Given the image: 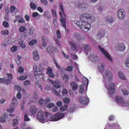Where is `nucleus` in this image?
Wrapping results in <instances>:
<instances>
[{
  "label": "nucleus",
  "instance_id": "f257e3e1",
  "mask_svg": "<svg viewBox=\"0 0 129 129\" xmlns=\"http://www.w3.org/2000/svg\"><path fill=\"white\" fill-rule=\"evenodd\" d=\"M105 87L108 90L109 94H112L114 93L115 90V84L113 83L109 84L107 87V82H109L112 79V73L108 70H105L103 73Z\"/></svg>",
  "mask_w": 129,
  "mask_h": 129
},
{
  "label": "nucleus",
  "instance_id": "f03ea898",
  "mask_svg": "<svg viewBox=\"0 0 129 129\" xmlns=\"http://www.w3.org/2000/svg\"><path fill=\"white\" fill-rule=\"evenodd\" d=\"M60 10H61L59 11L60 21L63 28L66 30V15L64 13V10L62 5V3H59Z\"/></svg>",
  "mask_w": 129,
  "mask_h": 129
},
{
  "label": "nucleus",
  "instance_id": "7ed1b4c3",
  "mask_svg": "<svg viewBox=\"0 0 129 129\" xmlns=\"http://www.w3.org/2000/svg\"><path fill=\"white\" fill-rule=\"evenodd\" d=\"M80 19L83 22H88L90 23L95 20V18L93 16L88 14L87 13L82 14L80 15Z\"/></svg>",
  "mask_w": 129,
  "mask_h": 129
},
{
  "label": "nucleus",
  "instance_id": "20e7f679",
  "mask_svg": "<svg viewBox=\"0 0 129 129\" xmlns=\"http://www.w3.org/2000/svg\"><path fill=\"white\" fill-rule=\"evenodd\" d=\"M49 114L46 111L43 112L42 110L39 111L37 114V117L39 122L41 123H44L45 121V116L47 117Z\"/></svg>",
  "mask_w": 129,
  "mask_h": 129
},
{
  "label": "nucleus",
  "instance_id": "39448f33",
  "mask_svg": "<svg viewBox=\"0 0 129 129\" xmlns=\"http://www.w3.org/2000/svg\"><path fill=\"white\" fill-rule=\"evenodd\" d=\"M65 114L62 113L58 112L54 115H51L50 118L52 121H58L64 117Z\"/></svg>",
  "mask_w": 129,
  "mask_h": 129
},
{
  "label": "nucleus",
  "instance_id": "423d86ee",
  "mask_svg": "<svg viewBox=\"0 0 129 129\" xmlns=\"http://www.w3.org/2000/svg\"><path fill=\"white\" fill-rule=\"evenodd\" d=\"M18 103V101L16 97H14L12 99L11 104L10 105V108L8 109L7 111L9 113H13L15 109V107Z\"/></svg>",
  "mask_w": 129,
  "mask_h": 129
},
{
  "label": "nucleus",
  "instance_id": "0eeeda50",
  "mask_svg": "<svg viewBox=\"0 0 129 129\" xmlns=\"http://www.w3.org/2000/svg\"><path fill=\"white\" fill-rule=\"evenodd\" d=\"M116 100L117 103L121 104L123 106H127L129 105V102L126 101L121 97L117 95L116 97Z\"/></svg>",
  "mask_w": 129,
  "mask_h": 129
},
{
  "label": "nucleus",
  "instance_id": "6e6552de",
  "mask_svg": "<svg viewBox=\"0 0 129 129\" xmlns=\"http://www.w3.org/2000/svg\"><path fill=\"white\" fill-rule=\"evenodd\" d=\"M89 23L87 22H83L80 28L85 31H87L91 27V26Z\"/></svg>",
  "mask_w": 129,
  "mask_h": 129
},
{
  "label": "nucleus",
  "instance_id": "1a4fd4ad",
  "mask_svg": "<svg viewBox=\"0 0 129 129\" xmlns=\"http://www.w3.org/2000/svg\"><path fill=\"white\" fill-rule=\"evenodd\" d=\"M98 48L101 52L103 53L105 56L108 58L109 60L111 62L113 61L112 57L110 55L107 51L105 50L100 45L98 46Z\"/></svg>",
  "mask_w": 129,
  "mask_h": 129
},
{
  "label": "nucleus",
  "instance_id": "9d476101",
  "mask_svg": "<svg viewBox=\"0 0 129 129\" xmlns=\"http://www.w3.org/2000/svg\"><path fill=\"white\" fill-rule=\"evenodd\" d=\"M84 96H80L79 98L80 103L82 105H86L88 102V99L87 96L86 95Z\"/></svg>",
  "mask_w": 129,
  "mask_h": 129
},
{
  "label": "nucleus",
  "instance_id": "9b49d317",
  "mask_svg": "<svg viewBox=\"0 0 129 129\" xmlns=\"http://www.w3.org/2000/svg\"><path fill=\"white\" fill-rule=\"evenodd\" d=\"M49 81L53 85V86L56 88H60L61 83L59 81V79L56 80L54 82L53 80L50 79H49Z\"/></svg>",
  "mask_w": 129,
  "mask_h": 129
},
{
  "label": "nucleus",
  "instance_id": "f8f14e48",
  "mask_svg": "<svg viewBox=\"0 0 129 129\" xmlns=\"http://www.w3.org/2000/svg\"><path fill=\"white\" fill-rule=\"evenodd\" d=\"M75 6L78 7L79 9L84 8L85 9L87 8V4L83 2H80L79 3H76Z\"/></svg>",
  "mask_w": 129,
  "mask_h": 129
},
{
  "label": "nucleus",
  "instance_id": "ddd939ff",
  "mask_svg": "<svg viewBox=\"0 0 129 129\" xmlns=\"http://www.w3.org/2000/svg\"><path fill=\"white\" fill-rule=\"evenodd\" d=\"M125 13L124 10L122 9H119L117 11V15L119 18L123 19L125 16Z\"/></svg>",
  "mask_w": 129,
  "mask_h": 129
},
{
  "label": "nucleus",
  "instance_id": "4468645a",
  "mask_svg": "<svg viewBox=\"0 0 129 129\" xmlns=\"http://www.w3.org/2000/svg\"><path fill=\"white\" fill-rule=\"evenodd\" d=\"M106 34L105 31L103 29H101L99 30L96 34L97 38L100 39L103 37Z\"/></svg>",
  "mask_w": 129,
  "mask_h": 129
},
{
  "label": "nucleus",
  "instance_id": "2eb2a0df",
  "mask_svg": "<svg viewBox=\"0 0 129 129\" xmlns=\"http://www.w3.org/2000/svg\"><path fill=\"white\" fill-rule=\"evenodd\" d=\"M46 73L47 74H48L49 76L50 77L53 78H55V76L53 73V71L52 68L49 67L48 68H47V71Z\"/></svg>",
  "mask_w": 129,
  "mask_h": 129
},
{
  "label": "nucleus",
  "instance_id": "dca6fc26",
  "mask_svg": "<svg viewBox=\"0 0 129 129\" xmlns=\"http://www.w3.org/2000/svg\"><path fill=\"white\" fill-rule=\"evenodd\" d=\"M116 48L120 51H123L125 49V47L124 44L118 43L116 45Z\"/></svg>",
  "mask_w": 129,
  "mask_h": 129
},
{
  "label": "nucleus",
  "instance_id": "f3484780",
  "mask_svg": "<svg viewBox=\"0 0 129 129\" xmlns=\"http://www.w3.org/2000/svg\"><path fill=\"white\" fill-rule=\"evenodd\" d=\"M37 111V109L35 106H32L30 107V114L32 116L35 115Z\"/></svg>",
  "mask_w": 129,
  "mask_h": 129
},
{
  "label": "nucleus",
  "instance_id": "a211bd4d",
  "mask_svg": "<svg viewBox=\"0 0 129 129\" xmlns=\"http://www.w3.org/2000/svg\"><path fill=\"white\" fill-rule=\"evenodd\" d=\"M8 77V78L5 81V84H10L12 82V80L13 78V76L11 74H7Z\"/></svg>",
  "mask_w": 129,
  "mask_h": 129
},
{
  "label": "nucleus",
  "instance_id": "6ab92c4d",
  "mask_svg": "<svg viewBox=\"0 0 129 129\" xmlns=\"http://www.w3.org/2000/svg\"><path fill=\"white\" fill-rule=\"evenodd\" d=\"M70 84L73 90H75L77 89L78 85L75 82L73 81L71 82L70 83Z\"/></svg>",
  "mask_w": 129,
  "mask_h": 129
},
{
  "label": "nucleus",
  "instance_id": "aec40b11",
  "mask_svg": "<svg viewBox=\"0 0 129 129\" xmlns=\"http://www.w3.org/2000/svg\"><path fill=\"white\" fill-rule=\"evenodd\" d=\"M70 44L71 45V49L73 50L76 51L77 50L78 48L77 47L76 44L73 42H70Z\"/></svg>",
  "mask_w": 129,
  "mask_h": 129
},
{
  "label": "nucleus",
  "instance_id": "412c9836",
  "mask_svg": "<svg viewBox=\"0 0 129 129\" xmlns=\"http://www.w3.org/2000/svg\"><path fill=\"white\" fill-rule=\"evenodd\" d=\"M57 49L55 47H54L53 46H49L47 49V52L49 53H51L56 50Z\"/></svg>",
  "mask_w": 129,
  "mask_h": 129
},
{
  "label": "nucleus",
  "instance_id": "4be33fe9",
  "mask_svg": "<svg viewBox=\"0 0 129 129\" xmlns=\"http://www.w3.org/2000/svg\"><path fill=\"white\" fill-rule=\"evenodd\" d=\"M33 54L34 55L33 58L34 60H37L39 59V57L37 51H34L33 52Z\"/></svg>",
  "mask_w": 129,
  "mask_h": 129
},
{
  "label": "nucleus",
  "instance_id": "5701e85b",
  "mask_svg": "<svg viewBox=\"0 0 129 129\" xmlns=\"http://www.w3.org/2000/svg\"><path fill=\"white\" fill-rule=\"evenodd\" d=\"M7 117V115L5 114L2 115L0 117V121L2 123L5 122Z\"/></svg>",
  "mask_w": 129,
  "mask_h": 129
},
{
  "label": "nucleus",
  "instance_id": "b1692460",
  "mask_svg": "<svg viewBox=\"0 0 129 129\" xmlns=\"http://www.w3.org/2000/svg\"><path fill=\"white\" fill-rule=\"evenodd\" d=\"M70 77V76L68 75L67 74L64 75L63 76H62V78L63 82L66 83L69 80Z\"/></svg>",
  "mask_w": 129,
  "mask_h": 129
},
{
  "label": "nucleus",
  "instance_id": "393cba45",
  "mask_svg": "<svg viewBox=\"0 0 129 129\" xmlns=\"http://www.w3.org/2000/svg\"><path fill=\"white\" fill-rule=\"evenodd\" d=\"M105 67L104 65L103 64V63H101L100 66L98 68V70L100 72L102 73L104 70Z\"/></svg>",
  "mask_w": 129,
  "mask_h": 129
},
{
  "label": "nucleus",
  "instance_id": "a878e982",
  "mask_svg": "<svg viewBox=\"0 0 129 129\" xmlns=\"http://www.w3.org/2000/svg\"><path fill=\"white\" fill-rule=\"evenodd\" d=\"M91 57H92L91 59L92 60L95 62H98L99 60V57L94 53L92 54Z\"/></svg>",
  "mask_w": 129,
  "mask_h": 129
},
{
  "label": "nucleus",
  "instance_id": "bb28decb",
  "mask_svg": "<svg viewBox=\"0 0 129 129\" xmlns=\"http://www.w3.org/2000/svg\"><path fill=\"white\" fill-rule=\"evenodd\" d=\"M68 104H65L64 106H61L60 107V110L61 111H66L68 106Z\"/></svg>",
  "mask_w": 129,
  "mask_h": 129
},
{
  "label": "nucleus",
  "instance_id": "cd10ccee",
  "mask_svg": "<svg viewBox=\"0 0 129 129\" xmlns=\"http://www.w3.org/2000/svg\"><path fill=\"white\" fill-rule=\"evenodd\" d=\"M118 75L119 77L122 80H126V78L125 77L122 72H119Z\"/></svg>",
  "mask_w": 129,
  "mask_h": 129
},
{
  "label": "nucleus",
  "instance_id": "c85d7f7f",
  "mask_svg": "<svg viewBox=\"0 0 129 129\" xmlns=\"http://www.w3.org/2000/svg\"><path fill=\"white\" fill-rule=\"evenodd\" d=\"M124 63L126 67L129 68V56L125 60Z\"/></svg>",
  "mask_w": 129,
  "mask_h": 129
},
{
  "label": "nucleus",
  "instance_id": "c756f323",
  "mask_svg": "<svg viewBox=\"0 0 129 129\" xmlns=\"http://www.w3.org/2000/svg\"><path fill=\"white\" fill-rule=\"evenodd\" d=\"M64 103H65L66 104H69L70 102V100L69 98L65 97V98L63 99Z\"/></svg>",
  "mask_w": 129,
  "mask_h": 129
},
{
  "label": "nucleus",
  "instance_id": "7c9ffc66",
  "mask_svg": "<svg viewBox=\"0 0 129 129\" xmlns=\"http://www.w3.org/2000/svg\"><path fill=\"white\" fill-rule=\"evenodd\" d=\"M53 92L56 95L59 96L60 95V93L61 92V91L59 90L58 91H57V90L54 88L52 89Z\"/></svg>",
  "mask_w": 129,
  "mask_h": 129
},
{
  "label": "nucleus",
  "instance_id": "2f4dec72",
  "mask_svg": "<svg viewBox=\"0 0 129 129\" xmlns=\"http://www.w3.org/2000/svg\"><path fill=\"white\" fill-rule=\"evenodd\" d=\"M107 22L109 23H111L113 21V17L107 16L106 18Z\"/></svg>",
  "mask_w": 129,
  "mask_h": 129
},
{
  "label": "nucleus",
  "instance_id": "473e14b6",
  "mask_svg": "<svg viewBox=\"0 0 129 129\" xmlns=\"http://www.w3.org/2000/svg\"><path fill=\"white\" fill-rule=\"evenodd\" d=\"M44 15L46 18H47L48 19L50 18V15L48 11H46L44 12Z\"/></svg>",
  "mask_w": 129,
  "mask_h": 129
},
{
  "label": "nucleus",
  "instance_id": "72a5a7b5",
  "mask_svg": "<svg viewBox=\"0 0 129 129\" xmlns=\"http://www.w3.org/2000/svg\"><path fill=\"white\" fill-rule=\"evenodd\" d=\"M18 121L17 119H13V126H17L18 124Z\"/></svg>",
  "mask_w": 129,
  "mask_h": 129
},
{
  "label": "nucleus",
  "instance_id": "f704fd0d",
  "mask_svg": "<svg viewBox=\"0 0 129 129\" xmlns=\"http://www.w3.org/2000/svg\"><path fill=\"white\" fill-rule=\"evenodd\" d=\"M90 44H86L84 45L83 47L84 49L86 51L89 50Z\"/></svg>",
  "mask_w": 129,
  "mask_h": 129
},
{
  "label": "nucleus",
  "instance_id": "c9c22d12",
  "mask_svg": "<svg viewBox=\"0 0 129 129\" xmlns=\"http://www.w3.org/2000/svg\"><path fill=\"white\" fill-rule=\"evenodd\" d=\"M1 33L3 35H8L9 34V31L7 30H2L1 32Z\"/></svg>",
  "mask_w": 129,
  "mask_h": 129
},
{
  "label": "nucleus",
  "instance_id": "e433bc0d",
  "mask_svg": "<svg viewBox=\"0 0 129 129\" xmlns=\"http://www.w3.org/2000/svg\"><path fill=\"white\" fill-rule=\"evenodd\" d=\"M37 41L36 40H33L29 43V45L30 46L33 45L34 44L37 43Z\"/></svg>",
  "mask_w": 129,
  "mask_h": 129
},
{
  "label": "nucleus",
  "instance_id": "4c0bfd02",
  "mask_svg": "<svg viewBox=\"0 0 129 129\" xmlns=\"http://www.w3.org/2000/svg\"><path fill=\"white\" fill-rule=\"evenodd\" d=\"M20 47L22 48H24L25 47V44L24 42L21 41L19 43Z\"/></svg>",
  "mask_w": 129,
  "mask_h": 129
},
{
  "label": "nucleus",
  "instance_id": "58836bf2",
  "mask_svg": "<svg viewBox=\"0 0 129 129\" xmlns=\"http://www.w3.org/2000/svg\"><path fill=\"white\" fill-rule=\"evenodd\" d=\"M114 125L112 126V128L113 129H120L119 126L117 124L112 123Z\"/></svg>",
  "mask_w": 129,
  "mask_h": 129
},
{
  "label": "nucleus",
  "instance_id": "ea45409f",
  "mask_svg": "<svg viewBox=\"0 0 129 129\" xmlns=\"http://www.w3.org/2000/svg\"><path fill=\"white\" fill-rule=\"evenodd\" d=\"M14 87L15 89L19 91H21L22 90V88L20 86L16 85Z\"/></svg>",
  "mask_w": 129,
  "mask_h": 129
},
{
  "label": "nucleus",
  "instance_id": "a19ab883",
  "mask_svg": "<svg viewBox=\"0 0 129 129\" xmlns=\"http://www.w3.org/2000/svg\"><path fill=\"white\" fill-rule=\"evenodd\" d=\"M17 48L16 46H14L11 48V50L12 52H16L17 50Z\"/></svg>",
  "mask_w": 129,
  "mask_h": 129
},
{
  "label": "nucleus",
  "instance_id": "79ce46f5",
  "mask_svg": "<svg viewBox=\"0 0 129 129\" xmlns=\"http://www.w3.org/2000/svg\"><path fill=\"white\" fill-rule=\"evenodd\" d=\"M3 25L5 28H7L9 26L8 23L6 21H4L3 22Z\"/></svg>",
  "mask_w": 129,
  "mask_h": 129
},
{
  "label": "nucleus",
  "instance_id": "37998d69",
  "mask_svg": "<svg viewBox=\"0 0 129 129\" xmlns=\"http://www.w3.org/2000/svg\"><path fill=\"white\" fill-rule=\"evenodd\" d=\"M37 66L35 65L33 66V71L34 72L35 75L36 76L37 75H36V73L37 72Z\"/></svg>",
  "mask_w": 129,
  "mask_h": 129
},
{
  "label": "nucleus",
  "instance_id": "c03bdc74",
  "mask_svg": "<svg viewBox=\"0 0 129 129\" xmlns=\"http://www.w3.org/2000/svg\"><path fill=\"white\" fill-rule=\"evenodd\" d=\"M16 8L15 6H12L10 7V12L12 13L14 12Z\"/></svg>",
  "mask_w": 129,
  "mask_h": 129
},
{
  "label": "nucleus",
  "instance_id": "a18cd8bd",
  "mask_svg": "<svg viewBox=\"0 0 129 129\" xmlns=\"http://www.w3.org/2000/svg\"><path fill=\"white\" fill-rule=\"evenodd\" d=\"M83 23V22L81 21H77L75 23V24L77 26H79L80 28V26L82 24V23Z\"/></svg>",
  "mask_w": 129,
  "mask_h": 129
},
{
  "label": "nucleus",
  "instance_id": "49530a36",
  "mask_svg": "<svg viewBox=\"0 0 129 129\" xmlns=\"http://www.w3.org/2000/svg\"><path fill=\"white\" fill-rule=\"evenodd\" d=\"M28 115L26 114L24 115V119L25 121H29L30 119L28 117Z\"/></svg>",
  "mask_w": 129,
  "mask_h": 129
},
{
  "label": "nucleus",
  "instance_id": "de8ad7c7",
  "mask_svg": "<svg viewBox=\"0 0 129 129\" xmlns=\"http://www.w3.org/2000/svg\"><path fill=\"white\" fill-rule=\"evenodd\" d=\"M80 89L79 92L80 93H82L84 91V87L82 84H80L79 85Z\"/></svg>",
  "mask_w": 129,
  "mask_h": 129
},
{
  "label": "nucleus",
  "instance_id": "09e8293b",
  "mask_svg": "<svg viewBox=\"0 0 129 129\" xmlns=\"http://www.w3.org/2000/svg\"><path fill=\"white\" fill-rule=\"evenodd\" d=\"M47 106L49 108H51L53 107L54 105V104L53 103H50L49 104H46Z\"/></svg>",
  "mask_w": 129,
  "mask_h": 129
},
{
  "label": "nucleus",
  "instance_id": "8fccbe9b",
  "mask_svg": "<svg viewBox=\"0 0 129 129\" xmlns=\"http://www.w3.org/2000/svg\"><path fill=\"white\" fill-rule=\"evenodd\" d=\"M51 14L53 17H57V14L56 13L55 10H52L51 11Z\"/></svg>",
  "mask_w": 129,
  "mask_h": 129
},
{
  "label": "nucleus",
  "instance_id": "3c124183",
  "mask_svg": "<svg viewBox=\"0 0 129 129\" xmlns=\"http://www.w3.org/2000/svg\"><path fill=\"white\" fill-rule=\"evenodd\" d=\"M39 71L40 72H41V73L40 74V75H42V72L43 71V66L41 64L39 65Z\"/></svg>",
  "mask_w": 129,
  "mask_h": 129
},
{
  "label": "nucleus",
  "instance_id": "603ef678",
  "mask_svg": "<svg viewBox=\"0 0 129 129\" xmlns=\"http://www.w3.org/2000/svg\"><path fill=\"white\" fill-rule=\"evenodd\" d=\"M25 28L24 26H22L19 28V30L20 32H23L25 31Z\"/></svg>",
  "mask_w": 129,
  "mask_h": 129
},
{
  "label": "nucleus",
  "instance_id": "864d4df0",
  "mask_svg": "<svg viewBox=\"0 0 129 129\" xmlns=\"http://www.w3.org/2000/svg\"><path fill=\"white\" fill-rule=\"evenodd\" d=\"M122 92L125 95H128L129 93V92L127 90L125 89H122Z\"/></svg>",
  "mask_w": 129,
  "mask_h": 129
},
{
  "label": "nucleus",
  "instance_id": "5fc2aeb1",
  "mask_svg": "<svg viewBox=\"0 0 129 129\" xmlns=\"http://www.w3.org/2000/svg\"><path fill=\"white\" fill-rule=\"evenodd\" d=\"M66 70L70 72H71L73 70V66H68L67 68H66Z\"/></svg>",
  "mask_w": 129,
  "mask_h": 129
},
{
  "label": "nucleus",
  "instance_id": "6e6d98bb",
  "mask_svg": "<svg viewBox=\"0 0 129 129\" xmlns=\"http://www.w3.org/2000/svg\"><path fill=\"white\" fill-rule=\"evenodd\" d=\"M74 36L76 40H80L81 39V38L80 36H79L78 34H74Z\"/></svg>",
  "mask_w": 129,
  "mask_h": 129
},
{
  "label": "nucleus",
  "instance_id": "4d7b16f0",
  "mask_svg": "<svg viewBox=\"0 0 129 129\" xmlns=\"http://www.w3.org/2000/svg\"><path fill=\"white\" fill-rule=\"evenodd\" d=\"M30 5L31 8L33 9H35L36 8V6L34 3H30Z\"/></svg>",
  "mask_w": 129,
  "mask_h": 129
},
{
  "label": "nucleus",
  "instance_id": "13d9d810",
  "mask_svg": "<svg viewBox=\"0 0 129 129\" xmlns=\"http://www.w3.org/2000/svg\"><path fill=\"white\" fill-rule=\"evenodd\" d=\"M24 71V68L22 67H19L18 69V72L19 73H22Z\"/></svg>",
  "mask_w": 129,
  "mask_h": 129
},
{
  "label": "nucleus",
  "instance_id": "bf43d9fd",
  "mask_svg": "<svg viewBox=\"0 0 129 129\" xmlns=\"http://www.w3.org/2000/svg\"><path fill=\"white\" fill-rule=\"evenodd\" d=\"M114 125L113 124H108L106 127L104 129H110V128L112 129V126Z\"/></svg>",
  "mask_w": 129,
  "mask_h": 129
},
{
  "label": "nucleus",
  "instance_id": "052dcab7",
  "mask_svg": "<svg viewBox=\"0 0 129 129\" xmlns=\"http://www.w3.org/2000/svg\"><path fill=\"white\" fill-rule=\"evenodd\" d=\"M27 78V76H21L19 77L18 80H24L26 79Z\"/></svg>",
  "mask_w": 129,
  "mask_h": 129
},
{
  "label": "nucleus",
  "instance_id": "680f3d73",
  "mask_svg": "<svg viewBox=\"0 0 129 129\" xmlns=\"http://www.w3.org/2000/svg\"><path fill=\"white\" fill-rule=\"evenodd\" d=\"M41 2L45 6H47L48 3L46 0H41Z\"/></svg>",
  "mask_w": 129,
  "mask_h": 129
},
{
  "label": "nucleus",
  "instance_id": "e2e57ef3",
  "mask_svg": "<svg viewBox=\"0 0 129 129\" xmlns=\"http://www.w3.org/2000/svg\"><path fill=\"white\" fill-rule=\"evenodd\" d=\"M30 81L28 80L24 81V83L25 85H30Z\"/></svg>",
  "mask_w": 129,
  "mask_h": 129
},
{
  "label": "nucleus",
  "instance_id": "0e129e2a",
  "mask_svg": "<svg viewBox=\"0 0 129 129\" xmlns=\"http://www.w3.org/2000/svg\"><path fill=\"white\" fill-rule=\"evenodd\" d=\"M57 36L58 38H60L61 37L60 32L59 30H57L56 32Z\"/></svg>",
  "mask_w": 129,
  "mask_h": 129
},
{
  "label": "nucleus",
  "instance_id": "69168bd1",
  "mask_svg": "<svg viewBox=\"0 0 129 129\" xmlns=\"http://www.w3.org/2000/svg\"><path fill=\"white\" fill-rule=\"evenodd\" d=\"M18 22L20 23H24L25 22L24 19L22 18H20L18 20Z\"/></svg>",
  "mask_w": 129,
  "mask_h": 129
},
{
  "label": "nucleus",
  "instance_id": "338daca9",
  "mask_svg": "<svg viewBox=\"0 0 129 129\" xmlns=\"http://www.w3.org/2000/svg\"><path fill=\"white\" fill-rule=\"evenodd\" d=\"M104 9L103 6H100L99 7L98 11L100 13H101L102 11Z\"/></svg>",
  "mask_w": 129,
  "mask_h": 129
},
{
  "label": "nucleus",
  "instance_id": "774afa93",
  "mask_svg": "<svg viewBox=\"0 0 129 129\" xmlns=\"http://www.w3.org/2000/svg\"><path fill=\"white\" fill-rule=\"evenodd\" d=\"M75 109L74 107H71L70 108L69 111L71 113L73 112L74 111Z\"/></svg>",
  "mask_w": 129,
  "mask_h": 129
}]
</instances>
